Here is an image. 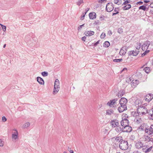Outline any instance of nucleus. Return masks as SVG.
Masks as SVG:
<instances>
[{"mask_svg":"<svg viewBox=\"0 0 153 153\" xmlns=\"http://www.w3.org/2000/svg\"><path fill=\"white\" fill-rule=\"evenodd\" d=\"M13 130L15 131L12 135V138L13 139L16 140L18 138V133L16 129H13Z\"/></svg>","mask_w":153,"mask_h":153,"instance_id":"14","label":"nucleus"},{"mask_svg":"<svg viewBox=\"0 0 153 153\" xmlns=\"http://www.w3.org/2000/svg\"><path fill=\"white\" fill-rule=\"evenodd\" d=\"M111 123L112 127L114 128L116 127L119 124L118 121L116 120H111Z\"/></svg>","mask_w":153,"mask_h":153,"instance_id":"13","label":"nucleus"},{"mask_svg":"<svg viewBox=\"0 0 153 153\" xmlns=\"http://www.w3.org/2000/svg\"><path fill=\"white\" fill-rule=\"evenodd\" d=\"M120 148L123 150H126L128 148V144L127 142L125 140H122L119 143Z\"/></svg>","mask_w":153,"mask_h":153,"instance_id":"2","label":"nucleus"},{"mask_svg":"<svg viewBox=\"0 0 153 153\" xmlns=\"http://www.w3.org/2000/svg\"><path fill=\"white\" fill-rule=\"evenodd\" d=\"M139 10H143L144 11H145L146 10V7L145 6V5H143L140 6L139 8Z\"/></svg>","mask_w":153,"mask_h":153,"instance_id":"35","label":"nucleus"},{"mask_svg":"<svg viewBox=\"0 0 153 153\" xmlns=\"http://www.w3.org/2000/svg\"><path fill=\"white\" fill-rule=\"evenodd\" d=\"M149 115H150L151 117V118L152 120H153V110H151L150 112H149Z\"/></svg>","mask_w":153,"mask_h":153,"instance_id":"43","label":"nucleus"},{"mask_svg":"<svg viewBox=\"0 0 153 153\" xmlns=\"http://www.w3.org/2000/svg\"><path fill=\"white\" fill-rule=\"evenodd\" d=\"M59 89L58 88H56L55 89V88H54L53 91V94H56L59 91Z\"/></svg>","mask_w":153,"mask_h":153,"instance_id":"36","label":"nucleus"},{"mask_svg":"<svg viewBox=\"0 0 153 153\" xmlns=\"http://www.w3.org/2000/svg\"><path fill=\"white\" fill-rule=\"evenodd\" d=\"M143 143L140 141H137L135 142V147L136 149H140L142 148Z\"/></svg>","mask_w":153,"mask_h":153,"instance_id":"8","label":"nucleus"},{"mask_svg":"<svg viewBox=\"0 0 153 153\" xmlns=\"http://www.w3.org/2000/svg\"><path fill=\"white\" fill-rule=\"evenodd\" d=\"M68 151L70 152V153H74V151L72 150H71V148L69 147L68 148Z\"/></svg>","mask_w":153,"mask_h":153,"instance_id":"49","label":"nucleus"},{"mask_svg":"<svg viewBox=\"0 0 153 153\" xmlns=\"http://www.w3.org/2000/svg\"><path fill=\"white\" fill-rule=\"evenodd\" d=\"M108 34L110 36H111L112 34V32L111 30H109L108 32Z\"/></svg>","mask_w":153,"mask_h":153,"instance_id":"56","label":"nucleus"},{"mask_svg":"<svg viewBox=\"0 0 153 153\" xmlns=\"http://www.w3.org/2000/svg\"><path fill=\"white\" fill-rule=\"evenodd\" d=\"M150 45V42L149 41H147L145 42L142 46L141 48L142 50L143 51H145L146 50H147Z\"/></svg>","mask_w":153,"mask_h":153,"instance_id":"6","label":"nucleus"},{"mask_svg":"<svg viewBox=\"0 0 153 153\" xmlns=\"http://www.w3.org/2000/svg\"><path fill=\"white\" fill-rule=\"evenodd\" d=\"M85 16V15L83 14V16H81V19L82 20H83L84 19Z\"/></svg>","mask_w":153,"mask_h":153,"instance_id":"60","label":"nucleus"},{"mask_svg":"<svg viewBox=\"0 0 153 153\" xmlns=\"http://www.w3.org/2000/svg\"><path fill=\"white\" fill-rule=\"evenodd\" d=\"M3 146V142L2 141L1 139H0V146Z\"/></svg>","mask_w":153,"mask_h":153,"instance_id":"57","label":"nucleus"},{"mask_svg":"<svg viewBox=\"0 0 153 153\" xmlns=\"http://www.w3.org/2000/svg\"><path fill=\"white\" fill-rule=\"evenodd\" d=\"M143 70L144 71L147 73H149L150 71V68L148 67H146L144 68Z\"/></svg>","mask_w":153,"mask_h":153,"instance_id":"33","label":"nucleus"},{"mask_svg":"<svg viewBox=\"0 0 153 153\" xmlns=\"http://www.w3.org/2000/svg\"><path fill=\"white\" fill-rule=\"evenodd\" d=\"M0 25L1 26L2 28L3 29L4 31H5L6 29V27L5 26L1 24H0Z\"/></svg>","mask_w":153,"mask_h":153,"instance_id":"41","label":"nucleus"},{"mask_svg":"<svg viewBox=\"0 0 153 153\" xmlns=\"http://www.w3.org/2000/svg\"><path fill=\"white\" fill-rule=\"evenodd\" d=\"M134 121L137 123L139 124L142 122V120L141 118H139V117H137L135 118Z\"/></svg>","mask_w":153,"mask_h":153,"instance_id":"28","label":"nucleus"},{"mask_svg":"<svg viewBox=\"0 0 153 153\" xmlns=\"http://www.w3.org/2000/svg\"><path fill=\"white\" fill-rule=\"evenodd\" d=\"M115 130L118 133L121 132H123V127L121 128L120 126H119V125L117 126Z\"/></svg>","mask_w":153,"mask_h":153,"instance_id":"24","label":"nucleus"},{"mask_svg":"<svg viewBox=\"0 0 153 153\" xmlns=\"http://www.w3.org/2000/svg\"><path fill=\"white\" fill-rule=\"evenodd\" d=\"M145 132L149 135H151L153 133V130L151 128V126L149 128L147 129L146 128L145 129Z\"/></svg>","mask_w":153,"mask_h":153,"instance_id":"19","label":"nucleus"},{"mask_svg":"<svg viewBox=\"0 0 153 153\" xmlns=\"http://www.w3.org/2000/svg\"><path fill=\"white\" fill-rule=\"evenodd\" d=\"M94 32L92 31H87L85 32L84 34L86 36H90L94 35Z\"/></svg>","mask_w":153,"mask_h":153,"instance_id":"17","label":"nucleus"},{"mask_svg":"<svg viewBox=\"0 0 153 153\" xmlns=\"http://www.w3.org/2000/svg\"><path fill=\"white\" fill-rule=\"evenodd\" d=\"M84 25L85 24H83L82 25H80L78 28V30H80L82 28V27L84 26Z\"/></svg>","mask_w":153,"mask_h":153,"instance_id":"51","label":"nucleus"},{"mask_svg":"<svg viewBox=\"0 0 153 153\" xmlns=\"http://www.w3.org/2000/svg\"><path fill=\"white\" fill-rule=\"evenodd\" d=\"M113 138H115V140L117 142L120 143L122 140H123V137L121 136H117L116 137H114Z\"/></svg>","mask_w":153,"mask_h":153,"instance_id":"25","label":"nucleus"},{"mask_svg":"<svg viewBox=\"0 0 153 153\" xmlns=\"http://www.w3.org/2000/svg\"><path fill=\"white\" fill-rule=\"evenodd\" d=\"M131 114L132 116L135 117V118L138 117H139V115H140L139 113L138 112H137V111L132 112L131 113Z\"/></svg>","mask_w":153,"mask_h":153,"instance_id":"26","label":"nucleus"},{"mask_svg":"<svg viewBox=\"0 0 153 153\" xmlns=\"http://www.w3.org/2000/svg\"><path fill=\"white\" fill-rule=\"evenodd\" d=\"M150 7L153 8V3H152L150 5Z\"/></svg>","mask_w":153,"mask_h":153,"instance_id":"64","label":"nucleus"},{"mask_svg":"<svg viewBox=\"0 0 153 153\" xmlns=\"http://www.w3.org/2000/svg\"><path fill=\"white\" fill-rule=\"evenodd\" d=\"M86 37L85 36H84L82 37V41L85 42V40L86 39Z\"/></svg>","mask_w":153,"mask_h":153,"instance_id":"58","label":"nucleus"},{"mask_svg":"<svg viewBox=\"0 0 153 153\" xmlns=\"http://www.w3.org/2000/svg\"><path fill=\"white\" fill-rule=\"evenodd\" d=\"M149 147V146L148 145H143V146L142 148V151L145 153H148L147 151H146L147 150V148Z\"/></svg>","mask_w":153,"mask_h":153,"instance_id":"22","label":"nucleus"},{"mask_svg":"<svg viewBox=\"0 0 153 153\" xmlns=\"http://www.w3.org/2000/svg\"><path fill=\"white\" fill-rule=\"evenodd\" d=\"M110 44L108 41H105L103 43V46L104 47L107 48L110 46Z\"/></svg>","mask_w":153,"mask_h":153,"instance_id":"30","label":"nucleus"},{"mask_svg":"<svg viewBox=\"0 0 153 153\" xmlns=\"http://www.w3.org/2000/svg\"><path fill=\"white\" fill-rule=\"evenodd\" d=\"M141 46V44L138 43V46L136 47V48L137 50H139L140 49Z\"/></svg>","mask_w":153,"mask_h":153,"instance_id":"46","label":"nucleus"},{"mask_svg":"<svg viewBox=\"0 0 153 153\" xmlns=\"http://www.w3.org/2000/svg\"><path fill=\"white\" fill-rule=\"evenodd\" d=\"M41 74L43 76H46L48 75V73L47 72L44 71L42 72Z\"/></svg>","mask_w":153,"mask_h":153,"instance_id":"37","label":"nucleus"},{"mask_svg":"<svg viewBox=\"0 0 153 153\" xmlns=\"http://www.w3.org/2000/svg\"><path fill=\"white\" fill-rule=\"evenodd\" d=\"M145 140H144L146 141L149 142L151 140L150 138L148 135H145L144 136Z\"/></svg>","mask_w":153,"mask_h":153,"instance_id":"31","label":"nucleus"},{"mask_svg":"<svg viewBox=\"0 0 153 153\" xmlns=\"http://www.w3.org/2000/svg\"><path fill=\"white\" fill-rule=\"evenodd\" d=\"M125 93V91L123 89H121L120 90L117 94V96L120 97H122Z\"/></svg>","mask_w":153,"mask_h":153,"instance_id":"20","label":"nucleus"},{"mask_svg":"<svg viewBox=\"0 0 153 153\" xmlns=\"http://www.w3.org/2000/svg\"><path fill=\"white\" fill-rule=\"evenodd\" d=\"M7 120L6 118L4 116H3L2 117V120L3 122H5Z\"/></svg>","mask_w":153,"mask_h":153,"instance_id":"55","label":"nucleus"},{"mask_svg":"<svg viewBox=\"0 0 153 153\" xmlns=\"http://www.w3.org/2000/svg\"><path fill=\"white\" fill-rule=\"evenodd\" d=\"M114 2L118 5H120L121 4V2L119 1V0H114Z\"/></svg>","mask_w":153,"mask_h":153,"instance_id":"39","label":"nucleus"},{"mask_svg":"<svg viewBox=\"0 0 153 153\" xmlns=\"http://www.w3.org/2000/svg\"><path fill=\"white\" fill-rule=\"evenodd\" d=\"M119 10V9L118 8H115L114 10V11L116 12H118Z\"/></svg>","mask_w":153,"mask_h":153,"instance_id":"59","label":"nucleus"},{"mask_svg":"<svg viewBox=\"0 0 153 153\" xmlns=\"http://www.w3.org/2000/svg\"><path fill=\"white\" fill-rule=\"evenodd\" d=\"M114 113V111L111 109H108L106 111V114L111 115Z\"/></svg>","mask_w":153,"mask_h":153,"instance_id":"29","label":"nucleus"},{"mask_svg":"<svg viewBox=\"0 0 153 153\" xmlns=\"http://www.w3.org/2000/svg\"><path fill=\"white\" fill-rule=\"evenodd\" d=\"M152 146L150 147L149 148L148 147L147 148V150L146 151H147L148 153L150 152L152 150Z\"/></svg>","mask_w":153,"mask_h":153,"instance_id":"52","label":"nucleus"},{"mask_svg":"<svg viewBox=\"0 0 153 153\" xmlns=\"http://www.w3.org/2000/svg\"><path fill=\"white\" fill-rule=\"evenodd\" d=\"M135 105L137 108H139L141 107L143 105H142L141 102L139 100H136L135 102Z\"/></svg>","mask_w":153,"mask_h":153,"instance_id":"16","label":"nucleus"},{"mask_svg":"<svg viewBox=\"0 0 153 153\" xmlns=\"http://www.w3.org/2000/svg\"><path fill=\"white\" fill-rule=\"evenodd\" d=\"M139 81L138 80H133L131 82V86L133 88H135L139 83Z\"/></svg>","mask_w":153,"mask_h":153,"instance_id":"15","label":"nucleus"},{"mask_svg":"<svg viewBox=\"0 0 153 153\" xmlns=\"http://www.w3.org/2000/svg\"><path fill=\"white\" fill-rule=\"evenodd\" d=\"M153 98V94H148L144 97L145 100L148 102H150Z\"/></svg>","mask_w":153,"mask_h":153,"instance_id":"9","label":"nucleus"},{"mask_svg":"<svg viewBox=\"0 0 153 153\" xmlns=\"http://www.w3.org/2000/svg\"><path fill=\"white\" fill-rule=\"evenodd\" d=\"M100 41V40H99L98 41H97V42H96L95 43H92L93 45L94 46H97V45L99 43V42Z\"/></svg>","mask_w":153,"mask_h":153,"instance_id":"48","label":"nucleus"},{"mask_svg":"<svg viewBox=\"0 0 153 153\" xmlns=\"http://www.w3.org/2000/svg\"><path fill=\"white\" fill-rule=\"evenodd\" d=\"M96 14L94 12L90 13L89 14V18L90 19H94L96 18Z\"/></svg>","mask_w":153,"mask_h":153,"instance_id":"18","label":"nucleus"},{"mask_svg":"<svg viewBox=\"0 0 153 153\" xmlns=\"http://www.w3.org/2000/svg\"><path fill=\"white\" fill-rule=\"evenodd\" d=\"M122 49H123L125 50V51H126V52L127 51V50L128 48V47H127V46H123V47H122Z\"/></svg>","mask_w":153,"mask_h":153,"instance_id":"50","label":"nucleus"},{"mask_svg":"<svg viewBox=\"0 0 153 153\" xmlns=\"http://www.w3.org/2000/svg\"><path fill=\"white\" fill-rule=\"evenodd\" d=\"M118 99L115 98L113 100H110L107 103V105L111 107H114V105L116 104V102L118 100Z\"/></svg>","mask_w":153,"mask_h":153,"instance_id":"4","label":"nucleus"},{"mask_svg":"<svg viewBox=\"0 0 153 153\" xmlns=\"http://www.w3.org/2000/svg\"><path fill=\"white\" fill-rule=\"evenodd\" d=\"M120 123L121 126L123 127L129 125V124L128 120L126 118H124V119H123Z\"/></svg>","mask_w":153,"mask_h":153,"instance_id":"7","label":"nucleus"},{"mask_svg":"<svg viewBox=\"0 0 153 153\" xmlns=\"http://www.w3.org/2000/svg\"><path fill=\"white\" fill-rule=\"evenodd\" d=\"M146 54V52H144L143 53H142L141 55V56L142 57H143L145 56Z\"/></svg>","mask_w":153,"mask_h":153,"instance_id":"63","label":"nucleus"},{"mask_svg":"<svg viewBox=\"0 0 153 153\" xmlns=\"http://www.w3.org/2000/svg\"><path fill=\"white\" fill-rule=\"evenodd\" d=\"M100 24V22L99 20H97V21H95L94 23V24L95 25H98Z\"/></svg>","mask_w":153,"mask_h":153,"instance_id":"47","label":"nucleus"},{"mask_svg":"<svg viewBox=\"0 0 153 153\" xmlns=\"http://www.w3.org/2000/svg\"><path fill=\"white\" fill-rule=\"evenodd\" d=\"M133 153H141V152L139 151H135Z\"/></svg>","mask_w":153,"mask_h":153,"instance_id":"62","label":"nucleus"},{"mask_svg":"<svg viewBox=\"0 0 153 153\" xmlns=\"http://www.w3.org/2000/svg\"><path fill=\"white\" fill-rule=\"evenodd\" d=\"M104 1H105V0H99L98 1V2L100 3H102Z\"/></svg>","mask_w":153,"mask_h":153,"instance_id":"61","label":"nucleus"},{"mask_svg":"<svg viewBox=\"0 0 153 153\" xmlns=\"http://www.w3.org/2000/svg\"><path fill=\"white\" fill-rule=\"evenodd\" d=\"M128 101L125 97L121 98L119 100V103L120 105H126Z\"/></svg>","mask_w":153,"mask_h":153,"instance_id":"10","label":"nucleus"},{"mask_svg":"<svg viewBox=\"0 0 153 153\" xmlns=\"http://www.w3.org/2000/svg\"><path fill=\"white\" fill-rule=\"evenodd\" d=\"M132 130L131 127L129 125L125 126L123 127V132H130Z\"/></svg>","mask_w":153,"mask_h":153,"instance_id":"12","label":"nucleus"},{"mask_svg":"<svg viewBox=\"0 0 153 153\" xmlns=\"http://www.w3.org/2000/svg\"><path fill=\"white\" fill-rule=\"evenodd\" d=\"M126 53V51H125L124 50L122 49V48L119 52L120 55H125Z\"/></svg>","mask_w":153,"mask_h":153,"instance_id":"32","label":"nucleus"},{"mask_svg":"<svg viewBox=\"0 0 153 153\" xmlns=\"http://www.w3.org/2000/svg\"><path fill=\"white\" fill-rule=\"evenodd\" d=\"M117 32L120 34L123 33V29L121 28H119L117 30Z\"/></svg>","mask_w":153,"mask_h":153,"instance_id":"42","label":"nucleus"},{"mask_svg":"<svg viewBox=\"0 0 153 153\" xmlns=\"http://www.w3.org/2000/svg\"><path fill=\"white\" fill-rule=\"evenodd\" d=\"M37 80L39 83L41 85H44V81L43 79L40 77H37Z\"/></svg>","mask_w":153,"mask_h":153,"instance_id":"21","label":"nucleus"},{"mask_svg":"<svg viewBox=\"0 0 153 153\" xmlns=\"http://www.w3.org/2000/svg\"><path fill=\"white\" fill-rule=\"evenodd\" d=\"M130 2L129 1L126 0L125 2H124L122 4V5H126V4H127L129 3Z\"/></svg>","mask_w":153,"mask_h":153,"instance_id":"44","label":"nucleus"},{"mask_svg":"<svg viewBox=\"0 0 153 153\" xmlns=\"http://www.w3.org/2000/svg\"><path fill=\"white\" fill-rule=\"evenodd\" d=\"M83 3V0H80L76 2V4L78 6H79L81 4Z\"/></svg>","mask_w":153,"mask_h":153,"instance_id":"40","label":"nucleus"},{"mask_svg":"<svg viewBox=\"0 0 153 153\" xmlns=\"http://www.w3.org/2000/svg\"><path fill=\"white\" fill-rule=\"evenodd\" d=\"M137 111L138 112L140 115H143L146 113L149 114V112L151 111V110L148 111L147 108L145 106H143L141 107L137 108Z\"/></svg>","mask_w":153,"mask_h":153,"instance_id":"1","label":"nucleus"},{"mask_svg":"<svg viewBox=\"0 0 153 153\" xmlns=\"http://www.w3.org/2000/svg\"><path fill=\"white\" fill-rule=\"evenodd\" d=\"M105 36V34L104 33H102L101 34L100 37L101 39H104Z\"/></svg>","mask_w":153,"mask_h":153,"instance_id":"45","label":"nucleus"},{"mask_svg":"<svg viewBox=\"0 0 153 153\" xmlns=\"http://www.w3.org/2000/svg\"><path fill=\"white\" fill-rule=\"evenodd\" d=\"M104 17H105V16H104L102 15V16H101L100 17V19L101 21L104 20Z\"/></svg>","mask_w":153,"mask_h":153,"instance_id":"53","label":"nucleus"},{"mask_svg":"<svg viewBox=\"0 0 153 153\" xmlns=\"http://www.w3.org/2000/svg\"><path fill=\"white\" fill-rule=\"evenodd\" d=\"M131 7V5L130 4H127L123 7L122 9L123 10H126L129 9Z\"/></svg>","mask_w":153,"mask_h":153,"instance_id":"27","label":"nucleus"},{"mask_svg":"<svg viewBox=\"0 0 153 153\" xmlns=\"http://www.w3.org/2000/svg\"><path fill=\"white\" fill-rule=\"evenodd\" d=\"M123 60L122 59H115L113 60V61L115 62H120Z\"/></svg>","mask_w":153,"mask_h":153,"instance_id":"38","label":"nucleus"},{"mask_svg":"<svg viewBox=\"0 0 153 153\" xmlns=\"http://www.w3.org/2000/svg\"><path fill=\"white\" fill-rule=\"evenodd\" d=\"M59 81L58 79H56L55 82H54V88H55V89L56 88H58L59 89Z\"/></svg>","mask_w":153,"mask_h":153,"instance_id":"23","label":"nucleus"},{"mask_svg":"<svg viewBox=\"0 0 153 153\" xmlns=\"http://www.w3.org/2000/svg\"><path fill=\"white\" fill-rule=\"evenodd\" d=\"M127 109V107L126 105H120V106L118 108V110L120 113L122 112Z\"/></svg>","mask_w":153,"mask_h":153,"instance_id":"11","label":"nucleus"},{"mask_svg":"<svg viewBox=\"0 0 153 153\" xmlns=\"http://www.w3.org/2000/svg\"><path fill=\"white\" fill-rule=\"evenodd\" d=\"M30 125V123L29 122H27L24 124L23 126L24 128H27Z\"/></svg>","mask_w":153,"mask_h":153,"instance_id":"34","label":"nucleus"},{"mask_svg":"<svg viewBox=\"0 0 153 153\" xmlns=\"http://www.w3.org/2000/svg\"><path fill=\"white\" fill-rule=\"evenodd\" d=\"M114 8V5L112 3H108L106 7V10L108 12L112 11Z\"/></svg>","mask_w":153,"mask_h":153,"instance_id":"3","label":"nucleus"},{"mask_svg":"<svg viewBox=\"0 0 153 153\" xmlns=\"http://www.w3.org/2000/svg\"><path fill=\"white\" fill-rule=\"evenodd\" d=\"M143 4V2L142 1H139L138 2H137L136 3V4L138 5H141L142 4Z\"/></svg>","mask_w":153,"mask_h":153,"instance_id":"54","label":"nucleus"},{"mask_svg":"<svg viewBox=\"0 0 153 153\" xmlns=\"http://www.w3.org/2000/svg\"><path fill=\"white\" fill-rule=\"evenodd\" d=\"M140 51L139 50H133L129 51L128 52V54L129 56H137L139 53Z\"/></svg>","mask_w":153,"mask_h":153,"instance_id":"5","label":"nucleus"}]
</instances>
